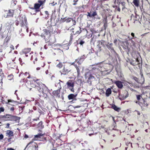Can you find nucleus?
I'll list each match as a JSON object with an SVG mask.
<instances>
[{
	"instance_id": "obj_1",
	"label": "nucleus",
	"mask_w": 150,
	"mask_h": 150,
	"mask_svg": "<svg viewBox=\"0 0 150 150\" xmlns=\"http://www.w3.org/2000/svg\"><path fill=\"white\" fill-rule=\"evenodd\" d=\"M35 79L29 80L30 86L33 88H37L39 91L42 94L43 96L45 98H46L47 96V93L48 92L47 88L45 87L41 88V85L38 82L40 79L37 78H35Z\"/></svg>"
},
{
	"instance_id": "obj_2",
	"label": "nucleus",
	"mask_w": 150,
	"mask_h": 150,
	"mask_svg": "<svg viewBox=\"0 0 150 150\" xmlns=\"http://www.w3.org/2000/svg\"><path fill=\"white\" fill-rule=\"evenodd\" d=\"M16 11L17 12L18 11V13H20V10L19 9L18 10V8L14 9H9L8 10L5 11V12H6V16H5L4 17L5 18H12L13 17L14 14H16Z\"/></svg>"
},
{
	"instance_id": "obj_3",
	"label": "nucleus",
	"mask_w": 150,
	"mask_h": 150,
	"mask_svg": "<svg viewBox=\"0 0 150 150\" xmlns=\"http://www.w3.org/2000/svg\"><path fill=\"white\" fill-rule=\"evenodd\" d=\"M38 3H35L34 4V6H31V5L29 6V8L32 10H35L36 13L40 11V7L43 4L45 3V1L41 0H38Z\"/></svg>"
},
{
	"instance_id": "obj_4",
	"label": "nucleus",
	"mask_w": 150,
	"mask_h": 150,
	"mask_svg": "<svg viewBox=\"0 0 150 150\" xmlns=\"http://www.w3.org/2000/svg\"><path fill=\"white\" fill-rule=\"evenodd\" d=\"M96 65H98V67L102 68L101 69L103 71H107L110 70L111 69V66L110 64L104 63L103 62L97 63Z\"/></svg>"
},
{
	"instance_id": "obj_5",
	"label": "nucleus",
	"mask_w": 150,
	"mask_h": 150,
	"mask_svg": "<svg viewBox=\"0 0 150 150\" xmlns=\"http://www.w3.org/2000/svg\"><path fill=\"white\" fill-rule=\"evenodd\" d=\"M43 31L45 35H48L49 36H50L52 34H55L56 32L53 30L52 25H49L46 28L44 29Z\"/></svg>"
},
{
	"instance_id": "obj_6",
	"label": "nucleus",
	"mask_w": 150,
	"mask_h": 150,
	"mask_svg": "<svg viewBox=\"0 0 150 150\" xmlns=\"http://www.w3.org/2000/svg\"><path fill=\"white\" fill-rule=\"evenodd\" d=\"M20 25L21 27L24 26L26 27V30H28V28L27 27V21L26 18L25 17H23L21 16L19 17Z\"/></svg>"
},
{
	"instance_id": "obj_7",
	"label": "nucleus",
	"mask_w": 150,
	"mask_h": 150,
	"mask_svg": "<svg viewBox=\"0 0 150 150\" xmlns=\"http://www.w3.org/2000/svg\"><path fill=\"white\" fill-rule=\"evenodd\" d=\"M67 88L71 91L74 93L75 92L74 88V81L73 80H69L66 83Z\"/></svg>"
},
{
	"instance_id": "obj_8",
	"label": "nucleus",
	"mask_w": 150,
	"mask_h": 150,
	"mask_svg": "<svg viewBox=\"0 0 150 150\" xmlns=\"http://www.w3.org/2000/svg\"><path fill=\"white\" fill-rule=\"evenodd\" d=\"M87 13V17H89L94 20L100 19V18L98 16L97 12L95 10L94 11H91L90 12H88Z\"/></svg>"
},
{
	"instance_id": "obj_9",
	"label": "nucleus",
	"mask_w": 150,
	"mask_h": 150,
	"mask_svg": "<svg viewBox=\"0 0 150 150\" xmlns=\"http://www.w3.org/2000/svg\"><path fill=\"white\" fill-rule=\"evenodd\" d=\"M141 107L142 110H144L147 108L149 105V104L145 99L142 98L141 101H139L138 104Z\"/></svg>"
},
{
	"instance_id": "obj_10",
	"label": "nucleus",
	"mask_w": 150,
	"mask_h": 150,
	"mask_svg": "<svg viewBox=\"0 0 150 150\" xmlns=\"http://www.w3.org/2000/svg\"><path fill=\"white\" fill-rule=\"evenodd\" d=\"M45 134V133H44L42 134V133H38L37 135L34 136V138L33 139L32 141L29 142L26 146V148L30 144L33 143V142L35 140H38L39 139L41 138V137L43 136Z\"/></svg>"
},
{
	"instance_id": "obj_11",
	"label": "nucleus",
	"mask_w": 150,
	"mask_h": 150,
	"mask_svg": "<svg viewBox=\"0 0 150 150\" xmlns=\"http://www.w3.org/2000/svg\"><path fill=\"white\" fill-rule=\"evenodd\" d=\"M71 70V69L70 65L67 64L64 65L62 70V72L63 74H66L70 72Z\"/></svg>"
},
{
	"instance_id": "obj_12",
	"label": "nucleus",
	"mask_w": 150,
	"mask_h": 150,
	"mask_svg": "<svg viewBox=\"0 0 150 150\" xmlns=\"http://www.w3.org/2000/svg\"><path fill=\"white\" fill-rule=\"evenodd\" d=\"M76 63H77V62H74L71 64V65L74 66L76 69L77 72V77H79L80 74V69L81 68V67L79 66L80 65H79L78 64V65H77L76 64Z\"/></svg>"
},
{
	"instance_id": "obj_13",
	"label": "nucleus",
	"mask_w": 150,
	"mask_h": 150,
	"mask_svg": "<svg viewBox=\"0 0 150 150\" xmlns=\"http://www.w3.org/2000/svg\"><path fill=\"white\" fill-rule=\"evenodd\" d=\"M86 58V57L84 55L81 56L80 58H79L77 59H76L74 62H77V63L79 65L81 64L83 61L84 60V59Z\"/></svg>"
},
{
	"instance_id": "obj_14",
	"label": "nucleus",
	"mask_w": 150,
	"mask_h": 150,
	"mask_svg": "<svg viewBox=\"0 0 150 150\" xmlns=\"http://www.w3.org/2000/svg\"><path fill=\"white\" fill-rule=\"evenodd\" d=\"M77 95V94H70L68 96V98L69 100H72V101L73 100H76V97Z\"/></svg>"
},
{
	"instance_id": "obj_15",
	"label": "nucleus",
	"mask_w": 150,
	"mask_h": 150,
	"mask_svg": "<svg viewBox=\"0 0 150 150\" xmlns=\"http://www.w3.org/2000/svg\"><path fill=\"white\" fill-rule=\"evenodd\" d=\"M39 120V116H38V117H37L36 119H33L32 121L30 123V125L32 127H36L37 123L36 122Z\"/></svg>"
},
{
	"instance_id": "obj_16",
	"label": "nucleus",
	"mask_w": 150,
	"mask_h": 150,
	"mask_svg": "<svg viewBox=\"0 0 150 150\" xmlns=\"http://www.w3.org/2000/svg\"><path fill=\"white\" fill-rule=\"evenodd\" d=\"M114 83L119 88L122 89L123 87L122 82L120 81H117L114 82Z\"/></svg>"
},
{
	"instance_id": "obj_17",
	"label": "nucleus",
	"mask_w": 150,
	"mask_h": 150,
	"mask_svg": "<svg viewBox=\"0 0 150 150\" xmlns=\"http://www.w3.org/2000/svg\"><path fill=\"white\" fill-rule=\"evenodd\" d=\"M61 86H60V87L59 89L56 90L54 91L52 93V94L56 97H60L59 93H60V89L61 88Z\"/></svg>"
},
{
	"instance_id": "obj_18",
	"label": "nucleus",
	"mask_w": 150,
	"mask_h": 150,
	"mask_svg": "<svg viewBox=\"0 0 150 150\" xmlns=\"http://www.w3.org/2000/svg\"><path fill=\"white\" fill-rule=\"evenodd\" d=\"M31 50L30 48H25L22 50L21 54H26L30 53L31 52Z\"/></svg>"
},
{
	"instance_id": "obj_19",
	"label": "nucleus",
	"mask_w": 150,
	"mask_h": 150,
	"mask_svg": "<svg viewBox=\"0 0 150 150\" xmlns=\"http://www.w3.org/2000/svg\"><path fill=\"white\" fill-rule=\"evenodd\" d=\"M7 120H16L17 117L14 116L10 114H7Z\"/></svg>"
},
{
	"instance_id": "obj_20",
	"label": "nucleus",
	"mask_w": 150,
	"mask_h": 150,
	"mask_svg": "<svg viewBox=\"0 0 150 150\" xmlns=\"http://www.w3.org/2000/svg\"><path fill=\"white\" fill-rule=\"evenodd\" d=\"M78 44H79L83 46V45L85 43V39L81 37L79 38L78 40Z\"/></svg>"
},
{
	"instance_id": "obj_21",
	"label": "nucleus",
	"mask_w": 150,
	"mask_h": 150,
	"mask_svg": "<svg viewBox=\"0 0 150 150\" xmlns=\"http://www.w3.org/2000/svg\"><path fill=\"white\" fill-rule=\"evenodd\" d=\"M35 127L40 128L41 129H42L44 127V125H43L42 122L41 121L37 123Z\"/></svg>"
},
{
	"instance_id": "obj_22",
	"label": "nucleus",
	"mask_w": 150,
	"mask_h": 150,
	"mask_svg": "<svg viewBox=\"0 0 150 150\" xmlns=\"http://www.w3.org/2000/svg\"><path fill=\"white\" fill-rule=\"evenodd\" d=\"M142 94L141 95H136L137 99L138 101H137L135 103H137L138 104L139 101H141L142 99Z\"/></svg>"
},
{
	"instance_id": "obj_23",
	"label": "nucleus",
	"mask_w": 150,
	"mask_h": 150,
	"mask_svg": "<svg viewBox=\"0 0 150 150\" xmlns=\"http://www.w3.org/2000/svg\"><path fill=\"white\" fill-rule=\"evenodd\" d=\"M144 78L142 77V78H140L139 79H138L137 83L141 85H142L144 83Z\"/></svg>"
},
{
	"instance_id": "obj_24",
	"label": "nucleus",
	"mask_w": 150,
	"mask_h": 150,
	"mask_svg": "<svg viewBox=\"0 0 150 150\" xmlns=\"http://www.w3.org/2000/svg\"><path fill=\"white\" fill-rule=\"evenodd\" d=\"M112 91L111 88H109L106 90L105 95L106 96L108 97L111 94Z\"/></svg>"
},
{
	"instance_id": "obj_25",
	"label": "nucleus",
	"mask_w": 150,
	"mask_h": 150,
	"mask_svg": "<svg viewBox=\"0 0 150 150\" xmlns=\"http://www.w3.org/2000/svg\"><path fill=\"white\" fill-rule=\"evenodd\" d=\"M113 44L112 43H110L109 45H106V46L108 47V48L109 49H110L111 50L113 51L114 52L116 53V52L113 49Z\"/></svg>"
},
{
	"instance_id": "obj_26",
	"label": "nucleus",
	"mask_w": 150,
	"mask_h": 150,
	"mask_svg": "<svg viewBox=\"0 0 150 150\" xmlns=\"http://www.w3.org/2000/svg\"><path fill=\"white\" fill-rule=\"evenodd\" d=\"M74 35H75L74 34V31H73L72 33H71L70 34V40L69 41V45H70L72 43V41L73 40V37Z\"/></svg>"
},
{
	"instance_id": "obj_27",
	"label": "nucleus",
	"mask_w": 150,
	"mask_h": 150,
	"mask_svg": "<svg viewBox=\"0 0 150 150\" xmlns=\"http://www.w3.org/2000/svg\"><path fill=\"white\" fill-rule=\"evenodd\" d=\"M133 3L136 7H138L139 6L140 0H133Z\"/></svg>"
},
{
	"instance_id": "obj_28",
	"label": "nucleus",
	"mask_w": 150,
	"mask_h": 150,
	"mask_svg": "<svg viewBox=\"0 0 150 150\" xmlns=\"http://www.w3.org/2000/svg\"><path fill=\"white\" fill-rule=\"evenodd\" d=\"M30 72L29 71H28L25 72L24 74H21L19 75V77H20L21 76H22L24 75L25 76H26V78L27 79H28V77H29V74Z\"/></svg>"
},
{
	"instance_id": "obj_29",
	"label": "nucleus",
	"mask_w": 150,
	"mask_h": 150,
	"mask_svg": "<svg viewBox=\"0 0 150 150\" xmlns=\"http://www.w3.org/2000/svg\"><path fill=\"white\" fill-rule=\"evenodd\" d=\"M112 108L114 109V110L118 112H119L120 110V108L117 107L115 105H113L112 106Z\"/></svg>"
},
{
	"instance_id": "obj_30",
	"label": "nucleus",
	"mask_w": 150,
	"mask_h": 150,
	"mask_svg": "<svg viewBox=\"0 0 150 150\" xmlns=\"http://www.w3.org/2000/svg\"><path fill=\"white\" fill-rule=\"evenodd\" d=\"M6 134L9 137H13V132L10 130H8L6 131Z\"/></svg>"
},
{
	"instance_id": "obj_31",
	"label": "nucleus",
	"mask_w": 150,
	"mask_h": 150,
	"mask_svg": "<svg viewBox=\"0 0 150 150\" xmlns=\"http://www.w3.org/2000/svg\"><path fill=\"white\" fill-rule=\"evenodd\" d=\"M35 56V54H33V52H31L29 53V57H30V60H33Z\"/></svg>"
},
{
	"instance_id": "obj_32",
	"label": "nucleus",
	"mask_w": 150,
	"mask_h": 150,
	"mask_svg": "<svg viewBox=\"0 0 150 150\" xmlns=\"http://www.w3.org/2000/svg\"><path fill=\"white\" fill-rule=\"evenodd\" d=\"M128 96V94L127 93V94L125 96H122V95H119V99L121 100H122L125 99L127 98Z\"/></svg>"
},
{
	"instance_id": "obj_33",
	"label": "nucleus",
	"mask_w": 150,
	"mask_h": 150,
	"mask_svg": "<svg viewBox=\"0 0 150 150\" xmlns=\"http://www.w3.org/2000/svg\"><path fill=\"white\" fill-rule=\"evenodd\" d=\"M16 0H12L11 2V8L15 6L17 3Z\"/></svg>"
},
{
	"instance_id": "obj_34",
	"label": "nucleus",
	"mask_w": 150,
	"mask_h": 150,
	"mask_svg": "<svg viewBox=\"0 0 150 150\" xmlns=\"http://www.w3.org/2000/svg\"><path fill=\"white\" fill-rule=\"evenodd\" d=\"M29 77L28 79H29V80H35V78H37L36 77L32 75L31 73L30 72Z\"/></svg>"
},
{
	"instance_id": "obj_35",
	"label": "nucleus",
	"mask_w": 150,
	"mask_h": 150,
	"mask_svg": "<svg viewBox=\"0 0 150 150\" xmlns=\"http://www.w3.org/2000/svg\"><path fill=\"white\" fill-rule=\"evenodd\" d=\"M72 18H67V19L64 18L63 20V22L66 21L67 23H69L72 20Z\"/></svg>"
},
{
	"instance_id": "obj_36",
	"label": "nucleus",
	"mask_w": 150,
	"mask_h": 150,
	"mask_svg": "<svg viewBox=\"0 0 150 150\" xmlns=\"http://www.w3.org/2000/svg\"><path fill=\"white\" fill-rule=\"evenodd\" d=\"M7 114H6L5 115H0V118L1 119H6V120H7Z\"/></svg>"
},
{
	"instance_id": "obj_37",
	"label": "nucleus",
	"mask_w": 150,
	"mask_h": 150,
	"mask_svg": "<svg viewBox=\"0 0 150 150\" xmlns=\"http://www.w3.org/2000/svg\"><path fill=\"white\" fill-rule=\"evenodd\" d=\"M54 43H51L50 42H49L48 43V45L46 44L45 45L44 48L45 49H47L48 48V46H52Z\"/></svg>"
},
{
	"instance_id": "obj_38",
	"label": "nucleus",
	"mask_w": 150,
	"mask_h": 150,
	"mask_svg": "<svg viewBox=\"0 0 150 150\" xmlns=\"http://www.w3.org/2000/svg\"><path fill=\"white\" fill-rule=\"evenodd\" d=\"M94 78V77L91 74H90L88 78V80L89 81H91V80H93Z\"/></svg>"
},
{
	"instance_id": "obj_39",
	"label": "nucleus",
	"mask_w": 150,
	"mask_h": 150,
	"mask_svg": "<svg viewBox=\"0 0 150 150\" xmlns=\"http://www.w3.org/2000/svg\"><path fill=\"white\" fill-rule=\"evenodd\" d=\"M62 66L63 65L62 63L61 62H59V63L56 65V67L59 69H60L62 68Z\"/></svg>"
},
{
	"instance_id": "obj_40",
	"label": "nucleus",
	"mask_w": 150,
	"mask_h": 150,
	"mask_svg": "<svg viewBox=\"0 0 150 150\" xmlns=\"http://www.w3.org/2000/svg\"><path fill=\"white\" fill-rule=\"evenodd\" d=\"M79 30H77L75 33H74V34L75 35H79V34L81 32V28L80 27H79Z\"/></svg>"
},
{
	"instance_id": "obj_41",
	"label": "nucleus",
	"mask_w": 150,
	"mask_h": 150,
	"mask_svg": "<svg viewBox=\"0 0 150 150\" xmlns=\"http://www.w3.org/2000/svg\"><path fill=\"white\" fill-rule=\"evenodd\" d=\"M130 64L133 66L136 65H137V64H138V63H137L136 62L134 61H130Z\"/></svg>"
},
{
	"instance_id": "obj_42",
	"label": "nucleus",
	"mask_w": 150,
	"mask_h": 150,
	"mask_svg": "<svg viewBox=\"0 0 150 150\" xmlns=\"http://www.w3.org/2000/svg\"><path fill=\"white\" fill-rule=\"evenodd\" d=\"M128 38H129V41H131V43H132V45H135V42L133 41L132 40V39H134V38H129V37H128Z\"/></svg>"
},
{
	"instance_id": "obj_43",
	"label": "nucleus",
	"mask_w": 150,
	"mask_h": 150,
	"mask_svg": "<svg viewBox=\"0 0 150 150\" xmlns=\"http://www.w3.org/2000/svg\"><path fill=\"white\" fill-rule=\"evenodd\" d=\"M19 62L20 63V64L22 66L23 64H24V63L23 62L22 60V59L21 58H19Z\"/></svg>"
},
{
	"instance_id": "obj_44",
	"label": "nucleus",
	"mask_w": 150,
	"mask_h": 150,
	"mask_svg": "<svg viewBox=\"0 0 150 150\" xmlns=\"http://www.w3.org/2000/svg\"><path fill=\"white\" fill-rule=\"evenodd\" d=\"M2 80V77L0 76V87H1L2 86L3 82Z\"/></svg>"
},
{
	"instance_id": "obj_45",
	"label": "nucleus",
	"mask_w": 150,
	"mask_h": 150,
	"mask_svg": "<svg viewBox=\"0 0 150 150\" xmlns=\"http://www.w3.org/2000/svg\"><path fill=\"white\" fill-rule=\"evenodd\" d=\"M38 112L40 114L39 115V117H40V115L41 114H44V112L40 109L38 110Z\"/></svg>"
},
{
	"instance_id": "obj_46",
	"label": "nucleus",
	"mask_w": 150,
	"mask_h": 150,
	"mask_svg": "<svg viewBox=\"0 0 150 150\" xmlns=\"http://www.w3.org/2000/svg\"><path fill=\"white\" fill-rule=\"evenodd\" d=\"M51 4L53 6H54L55 5L57 4V3L56 2H55L54 1H52V2H51L50 3V4Z\"/></svg>"
},
{
	"instance_id": "obj_47",
	"label": "nucleus",
	"mask_w": 150,
	"mask_h": 150,
	"mask_svg": "<svg viewBox=\"0 0 150 150\" xmlns=\"http://www.w3.org/2000/svg\"><path fill=\"white\" fill-rule=\"evenodd\" d=\"M135 59H136V60L135 61V62H136L137 63H138L137 65H139H139H140V64L139 63V62L138 60V58H137Z\"/></svg>"
},
{
	"instance_id": "obj_48",
	"label": "nucleus",
	"mask_w": 150,
	"mask_h": 150,
	"mask_svg": "<svg viewBox=\"0 0 150 150\" xmlns=\"http://www.w3.org/2000/svg\"><path fill=\"white\" fill-rule=\"evenodd\" d=\"M132 79L134 80L137 82L138 80L139 79L135 76H133Z\"/></svg>"
},
{
	"instance_id": "obj_49",
	"label": "nucleus",
	"mask_w": 150,
	"mask_h": 150,
	"mask_svg": "<svg viewBox=\"0 0 150 150\" xmlns=\"http://www.w3.org/2000/svg\"><path fill=\"white\" fill-rule=\"evenodd\" d=\"M146 148L148 149H150V145L149 144H147L146 145Z\"/></svg>"
},
{
	"instance_id": "obj_50",
	"label": "nucleus",
	"mask_w": 150,
	"mask_h": 150,
	"mask_svg": "<svg viewBox=\"0 0 150 150\" xmlns=\"http://www.w3.org/2000/svg\"><path fill=\"white\" fill-rule=\"evenodd\" d=\"M78 0H74L73 1L74 3L73 5H76L77 4V2L78 1Z\"/></svg>"
},
{
	"instance_id": "obj_51",
	"label": "nucleus",
	"mask_w": 150,
	"mask_h": 150,
	"mask_svg": "<svg viewBox=\"0 0 150 150\" xmlns=\"http://www.w3.org/2000/svg\"><path fill=\"white\" fill-rule=\"evenodd\" d=\"M5 109L3 107H0V111L1 112H4V111Z\"/></svg>"
},
{
	"instance_id": "obj_52",
	"label": "nucleus",
	"mask_w": 150,
	"mask_h": 150,
	"mask_svg": "<svg viewBox=\"0 0 150 150\" xmlns=\"http://www.w3.org/2000/svg\"><path fill=\"white\" fill-rule=\"evenodd\" d=\"M34 144H35L34 145V147L35 148L37 149V150H38V146L35 143H34Z\"/></svg>"
},
{
	"instance_id": "obj_53",
	"label": "nucleus",
	"mask_w": 150,
	"mask_h": 150,
	"mask_svg": "<svg viewBox=\"0 0 150 150\" xmlns=\"http://www.w3.org/2000/svg\"><path fill=\"white\" fill-rule=\"evenodd\" d=\"M19 21H18L17 20H16L15 21V25L16 26H18L19 25Z\"/></svg>"
},
{
	"instance_id": "obj_54",
	"label": "nucleus",
	"mask_w": 150,
	"mask_h": 150,
	"mask_svg": "<svg viewBox=\"0 0 150 150\" xmlns=\"http://www.w3.org/2000/svg\"><path fill=\"white\" fill-rule=\"evenodd\" d=\"M4 138V136L2 134H0V139L1 140L3 139Z\"/></svg>"
},
{
	"instance_id": "obj_55",
	"label": "nucleus",
	"mask_w": 150,
	"mask_h": 150,
	"mask_svg": "<svg viewBox=\"0 0 150 150\" xmlns=\"http://www.w3.org/2000/svg\"><path fill=\"white\" fill-rule=\"evenodd\" d=\"M72 21H73V25H75L76 23V21H75V20H74L72 18Z\"/></svg>"
},
{
	"instance_id": "obj_56",
	"label": "nucleus",
	"mask_w": 150,
	"mask_h": 150,
	"mask_svg": "<svg viewBox=\"0 0 150 150\" xmlns=\"http://www.w3.org/2000/svg\"><path fill=\"white\" fill-rule=\"evenodd\" d=\"M14 110V107H11L10 108V110H11V111H13H13Z\"/></svg>"
},
{
	"instance_id": "obj_57",
	"label": "nucleus",
	"mask_w": 150,
	"mask_h": 150,
	"mask_svg": "<svg viewBox=\"0 0 150 150\" xmlns=\"http://www.w3.org/2000/svg\"><path fill=\"white\" fill-rule=\"evenodd\" d=\"M131 35L133 37L132 38H136V37H135L134 36V33H131Z\"/></svg>"
},
{
	"instance_id": "obj_58",
	"label": "nucleus",
	"mask_w": 150,
	"mask_h": 150,
	"mask_svg": "<svg viewBox=\"0 0 150 150\" xmlns=\"http://www.w3.org/2000/svg\"><path fill=\"white\" fill-rule=\"evenodd\" d=\"M134 88H139V85H134Z\"/></svg>"
},
{
	"instance_id": "obj_59",
	"label": "nucleus",
	"mask_w": 150,
	"mask_h": 150,
	"mask_svg": "<svg viewBox=\"0 0 150 150\" xmlns=\"http://www.w3.org/2000/svg\"><path fill=\"white\" fill-rule=\"evenodd\" d=\"M10 124L9 123H7L6 124V128H9Z\"/></svg>"
},
{
	"instance_id": "obj_60",
	"label": "nucleus",
	"mask_w": 150,
	"mask_h": 150,
	"mask_svg": "<svg viewBox=\"0 0 150 150\" xmlns=\"http://www.w3.org/2000/svg\"><path fill=\"white\" fill-rule=\"evenodd\" d=\"M24 137L26 139V138H28V136L27 134H25V136H24Z\"/></svg>"
},
{
	"instance_id": "obj_61",
	"label": "nucleus",
	"mask_w": 150,
	"mask_h": 150,
	"mask_svg": "<svg viewBox=\"0 0 150 150\" xmlns=\"http://www.w3.org/2000/svg\"><path fill=\"white\" fill-rule=\"evenodd\" d=\"M45 14L47 15H49L48 12L47 11H45Z\"/></svg>"
},
{
	"instance_id": "obj_62",
	"label": "nucleus",
	"mask_w": 150,
	"mask_h": 150,
	"mask_svg": "<svg viewBox=\"0 0 150 150\" xmlns=\"http://www.w3.org/2000/svg\"><path fill=\"white\" fill-rule=\"evenodd\" d=\"M141 77L140 78H142V77H143L144 78V77L143 76V74H142L141 72Z\"/></svg>"
},
{
	"instance_id": "obj_63",
	"label": "nucleus",
	"mask_w": 150,
	"mask_h": 150,
	"mask_svg": "<svg viewBox=\"0 0 150 150\" xmlns=\"http://www.w3.org/2000/svg\"><path fill=\"white\" fill-rule=\"evenodd\" d=\"M7 150H15L14 149L12 148H8Z\"/></svg>"
},
{
	"instance_id": "obj_64",
	"label": "nucleus",
	"mask_w": 150,
	"mask_h": 150,
	"mask_svg": "<svg viewBox=\"0 0 150 150\" xmlns=\"http://www.w3.org/2000/svg\"><path fill=\"white\" fill-rule=\"evenodd\" d=\"M117 39H115V40H114V43L116 44L117 43Z\"/></svg>"
}]
</instances>
